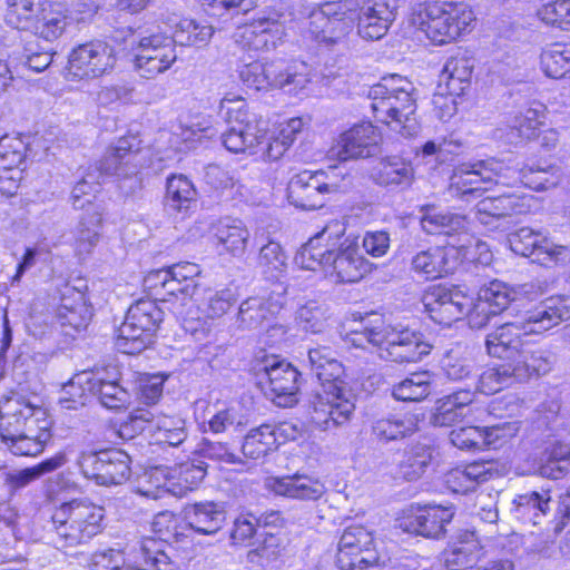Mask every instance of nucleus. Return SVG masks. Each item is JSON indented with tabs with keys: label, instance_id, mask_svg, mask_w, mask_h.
Returning a JSON list of instances; mask_svg holds the SVG:
<instances>
[{
	"label": "nucleus",
	"instance_id": "nucleus-1",
	"mask_svg": "<svg viewBox=\"0 0 570 570\" xmlns=\"http://www.w3.org/2000/svg\"><path fill=\"white\" fill-rule=\"evenodd\" d=\"M513 297L514 292L508 284L494 279L480 288L475 302L455 287L433 286L425 292L422 303L425 312L440 325L450 326L468 315L471 327L482 328L491 316L503 312Z\"/></svg>",
	"mask_w": 570,
	"mask_h": 570
},
{
	"label": "nucleus",
	"instance_id": "nucleus-2",
	"mask_svg": "<svg viewBox=\"0 0 570 570\" xmlns=\"http://www.w3.org/2000/svg\"><path fill=\"white\" fill-rule=\"evenodd\" d=\"M312 373L324 387L313 401L311 419L322 430L346 424L355 411V396L346 389L342 376L344 366L330 347L311 348L307 354Z\"/></svg>",
	"mask_w": 570,
	"mask_h": 570
},
{
	"label": "nucleus",
	"instance_id": "nucleus-3",
	"mask_svg": "<svg viewBox=\"0 0 570 570\" xmlns=\"http://www.w3.org/2000/svg\"><path fill=\"white\" fill-rule=\"evenodd\" d=\"M51 420L46 410L21 396L0 403V438L7 449L19 456H37L51 440Z\"/></svg>",
	"mask_w": 570,
	"mask_h": 570
},
{
	"label": "nucleus",
	"instance_id": "nucleus-4",
	"mask_svg": "<svg viewBox=\"0 0 570 570\" xmlns=\"http://www.w3.org/2000/svg\"><path fill=\"white\" fill-rule=\"evenodd\" d=\"M350 341L355 347L376 348L382 360L399 364L420 362L432 350L423 333L381 320L352 331Z\"/></svg>",
	"mask_w": 570,
	"mask_h": 570
},
{
	"label": "nucleus",
	"instance_id": "nucleus-5",
	"mask_svg": "<svg viewBox=\"0 0 570 570\" xmlns=\"http://www.w3.org/2000/svg\"><path fill=\"white\" fill-rule=\"evenodd\" d=\"M415 87L396 73L384 76L367 94L374 118L404 137L419 132Z\"/></svg>",
	"mask_w": 570,
	"mask_h": 570
},
{
	"label": "nucleus",
	"instance_id": "nucleus-6",
	"mask_svg": "<svg viewBox=\"0 0 570 570\" xmlns=\"http://www.w3.org/2000/svg\"><path fill=\"white\" fill-rule=\"evenodd\" d=\"M475 16L464 2L428 3L417 14L419 28L435 45H445L471 32Z\"/></svg>",
	"mask_w": 570,
	"mask_h": 570
},
{
	"label": "nucleus",
	"instance_id": "nucleus-7",
	"mask_svg": "<svg viewBox=\"0 0 570 570\" xmlns=\"http://www.w3.org/2000/svg\"><path fill=\"white\" fill-rule=\"evenodd\" d=\"M552 366L553 357L548 351L521 353L517 357H510V361L505 360L502 364L484 370L479 376L478 390L483 394H494L514 383L546 375Z\"/></svg>",
	"mask_w": 570,
	"mask_h": 570
},
{
	"label": "nucleus",
	"instance_id": "nucleus-8",
	"mask_svg": "<svg viewBox=\"0 0 570 570\" xmlns=\"http://www.w3.org/2000/svg\"><path fill=\"white\" fill-rule=\"evenodd\" d=\"M238 72L242 82L257 91L281 88L289 94H297L311 81L309 68L301 61H253L243 65Z\"/></svg>",
	"mask_w": 570,
	"mask_h": 570
},
{
	"label": "nucleus",
	"instance_id": "nucleus-9",
	"mask_svg": "<svg viewBox=\"0 0 570 570\" xmlns=\"http://www.w3.org/2000/svg\"><path fill=\"white\" fill-rule=\"evenodd\" d=\"M163 311L150 299H139L128 308L118 330L116 347L125 354H138L153 343L163 321Z\"/></svg>",
	"mask_w": 570,
	"mask_h": 570
},
{
	"label": "nucleus",
	"instance_id": "nucleus-10",
	"mask_svg": "<svg viewBox=\"0 0 570 570\" xmlns=\"http://www.w3.org/2000/svg\"><path fill=\"white\" fill-rule=\"evenodd\" d=\"M254 371L258 384L267 397L282 407L297 402L299 372L277 355H257Z\"/></svg>",
	"mask_w": 570,
	"mask_h": 570
},
{
	"label": "nucleus",
	"instance_id": "nucleus-11",
	"mask_svg": "<svg viewBox=\"0 0 570 570\" xmlns=\"http://www.w3.org/2000/svg\"><path fill=\"white\" fill-rule=\"evenodd\" d=\"M139 150L140 140L137 137H121L107 149L97 167L100 176L117 177L119 188L126 196L141 188Z\"/></svg>",
	"mask_w": 570,
	"mask_h": 570
},
{
	"label": "nucleus",
	"instance_id": "nucleus-12",
	"mask_svg": "<svg viewBox=\"0 0 570 570\" xmlns=\"http://www.w3.org/2000/svg\"><path fill=\"white\" fill-rule=\"evenodd\" d=\"M356 0L325 2L308 17L311 37L326 47L341 43L354 28Z\"/></svg>",
	"mask_w": 570,
	"mask_h": 570
},
{
	"label": "nucleus",
	"instance_id": "nucleus-13",
	"mask_svg": "<svg viewBox=\"0 0 570 570\" xmlns=\"http://www.w3.org/2000/svg\"><path fill=\"white\" fill-rule=\"evenodd\" d=\"M237 102V107L227 108L228 128L220 134L222 144L230 153L255 154V148L267 140V124L249 112L242 99Z\"/></svg>",
	"mask_w": 570,
	"mask_h": 570
},
{
	"label": "nucleus",
	"instance_id": "nucleus-14",
	"mask_svg": "<svg viewBox=\"0 0 570 570\" xmlns=\"http://www.w3.org/2000/svg\"><path fill=\"white\" fill-rule=\"evenodd\" d=\"M169 543L161 537H141L138 548L128 553L109 549L94 553L90 570H150V560L164 562Z\"/></svg>",
	"mask_w": 570,
	"mask_h": 570
},
{
	"label": "nucleus",
	"instance_id": "nucleus-15",
	"mask_svg": "<svg viewBox=\"0 0 570 570\" xmlns=\"http://www.w3.org/2000/svg\"><path fill=\"white\" fill-rule=\"evenodd\" d=\"M77 464L81 474L98 485H119L131 475L130 456L117 448L82 452Z\"/></svg>",
	"mask_w": 570,
	"mask_h": 570
},
{
	"label": "nucleus",
	"instance_id": "nucleus-16",
	"mask_svg": "<svg viewBox=\"0 0 570 570\" xmlns=\"http://www.w3.org/2000/svg\"><path fill=\"white\" fill-rule=\"evenodd\" d=\"M504 169L495 158L463 163L453 168L449 179L448 194L452 198L470 202L487 190V185L495 181Z\"/></svg>",
	"mask_w": 570,
	"mask_h": 570
},
{
	"label": "nucleus",
	"instance_id": "nucleus-17",
	"mask_svg": "<svg viewBox=\"0 0 570 570\" xmlns=\"http://www.w3.org/2000/svg\"><path fill=\"white\" fill-rule=\"evenodd\" d=\"M335 168L330 171H308L304 170L294 175L287 184V199L297 208L314 210L321 208L325 204V195L336 193L346 187L334 181ZM345 181V178H343Z\"/></svg>",
	"mask_w": 570,
	"mask_h": 570
},
{
	"label": "nucleus",
	"instance_id": "nucleus-18",
	"mask_svg": "<svg viewBox=\"0 0 570 570\" xmlns=\"http://www.w3.org/2000/svg\"><path fill=\"white\" fill-rule=\"evenodd\" d=\"M154 431L159 443L178 446L187 439L186 421L180 416L155 415L148 410H136L129 420L120 426L122 436L132 438V433Z\"/></svg>",
	"mask_w": 570,
	"mask_h": 570
},
{
	"label": "nucleus",
	"instance_id": "nucleus-19",
	"mask_svg": "<svg viewBox=\"0 0 570 570\" xmlns=\"http://www.w3.org/2000/svg\"><path fill=\"white\" fill-rule=\"evenodd\" d=\"M116 51L101 40L79 45L68 58V75L75 79H94L110 72L116 65Z\"/></svg>",
	"mask_w": 570,
	"mask_h": 570
},
{
	"label": "nucleus",
	"instance_id": "nucleus-20",
	"mask_svg": "<svg viewBox=\"0 0 570 570\" xmlns=\"http://www.w3.org/2000/svg\"><path fill=\"white\" fill-rule=\"evenodd\" d=\"M344 232L345 228L340 222L330 223L301 247L295 256V263L303 269L316 271L322 268L327 274L335 252L334 246Z\"/></svg>",
	"mask_w": 570,
	"mask_h": 570
},
{
	"label": "nucleus",
	"instance_id": "nucleus-21",
	"mask_svg": "<svg viewBox=\"0 0 570 570\" xmlns=\"http://www.w3.org/2000/svg\"><path fill=\"white\" fill-rule=\"evenodd\" d=\"M454 517L452 507H409L395 520V528L406 534H444Z\"/></svg>",
	"mask_w": 570,
	"mask_h": 570
},
{
	"label": "nucleus",
	"instance_id": "nucleus-22",
	"mask_svg": "<svg viewBox=\"0 0 570 570\" xmlns=\"http://www.w3.org/2000/svg\"><path fill=\"white\" fill-rule=\"evenodd\" d=\"M379 140L375 127L364 121L344 131L330 153L341 161L368 158L379 153Z\"/></svg>",
	"mask_w": 570,
	"mask_h": 570
},
{
	"label": "nucleus",
	"instance_id": "nucleus-23",
	"mask_svg": "<svg viewBox=\"0 0 570 570\" xmlns=\"http://www.w3.org/2000/svg\"><path fill=\"white\" fill-rule=\"evenodd\" d=\"M395 20L394 8L383 0H356L354 26L357 33L367 40L384 37Z\"/></svg>",
	"mask_w": 570,
	"mask_h": 570
},
{
	"label": "nucleus",
	"instance_id": "nucleus-24",
	"mask_svg": "<svg viewBox=\"0 0 570 570\" xmlns=\"http://www.w3.org/2000/svg\"><path fill=\"white\" fill-rule=\"evenodd\" d=\"M525 331L541 334L570 320V297L554 295L547 297L525 312L522 316Z\"/></svg>",
	"mask_w": 570,
	"mask_h": 570
},
{
	"label": "nucleus",
	"instance_id": "nucleus-25",
	"mask_svg": "<svg viewBox=\"0 0 570 570\" xmlns=\"http://www.w3.org/2000/svg\"><path fill=\"white\" fill-rule=\"evenodd\" d=\"M525 328L522 317L498 326L487 336L485 346L488 353L493 357L508 361H510V357H517L521 353H535L538 350L523 348L522 336L531 334Z\"/></svg>",
	"mask_w": 570,
	"mask_h": 570
},
{
	"label": "nucleus",
	"instance_id": "nucleus-26",
	"mask_svg": "<svg viewBox=\"0 0 570 570\" xmlns=\"http://www.w3.org/2000/svg\"><path fill=\"white\" fill-rule=\"evenodd\" d=\"M523 212L524 205L514 195L485 197L475 206V218L490 228L507 230L510 228V219Z\"/></svg>",
	"mask_w": 570,
	"mask_h": 570
},
{
	"label": "nucleus",
	"instance_id": "nucleus-27",
	"mask_svg": "<svg viewBox=\"0 0 570 570\" xmlns=\"http://www.w3.org/2000/svg\"><path fill=\"white\" fill-rule=\"evenodd\" d=\"M284 27L276 20L259 19L238 28L235 42L248 51H269L283 40Z\"/></svg>",
	"mask_w": 570,
	"mask_h": 570
},
{
	"label": "nucleus",
	"instance_id": "nucleus-28",
	"mask_svg": "<svg viewBox=\"0 0 570 570\" xmlns=\"http://www.w3.org/2000/svg\"><path fill=\"white\" fill-rule=\"evenodd\" d=\"M281 292L268 297H248L238 309V326L245 330H256L269 324L272 318L281 312L285 303V287L281 286Z\"/></svg>",
	"mask_w": 570,
	"mask_h": 570
},
{
	"label": "nucleus",
	"instance_id": "nucleus-29",
	"mask_svg": "<svg viewBox=\"0 0 570 570\" xmlns=\"http://www.w3.org/2000/svg\"><path fill=\"white\" fill-rule=\"evenodd\" d=\"M458 266L454 246H434L417 252L411 259V268L426 279H435L452 273Z\"/></svg>",
	"mask_w": 570,
	"mask_h": 570
},
{
	"label": "nucleus",
	"instance_id": "nucleus-30",
	"mask_svg": "<svg viewBox=\"0 0 570 570\" xmlns=\"http://www.w3.org/2000/svg\"><path fill=\"white\" fill-rule=\"evenodd\" d=\"M368 272L367 261L354 244L341 243L335 249L327 274L337 283H356Z\"/></svg>",
	"mask_w": 570,
	"mask_h": 570
},
{
	"label": "nucleus",
	"instance_id": "nucleus-31",
	"mask_svg": "<svg viewBox=\"0 0 570 570\" xmlns=\"http://www.w3.org/2000/svg\"><path fill=\"white\" fill-rule=\"evenodd\" d=\"M546 107L533 102L530 107L517 114L500 136L510 145H521L537 138L540 127L544 124Z\"/></svg>",
	"mask_w": 570,
	"mask_h": 570
},
{
	"label": "nucleus",
	"instance_id": "nucleus-32",
	"mask_svg": "<svg viewBox=\"0 0 570 570\" xmlns=\"http://www.w3.org/2000/svg\"><path fill=\"white\" fill-rule=\"evenodd\" d=\"M346 537H342L345 539ZM375 538L371 537L366 542L353 537V540H342L336 553V566L340 570H364L371 566L381 563L380 553L375 548Z\"/></svg>",
	"mask_w": 570,
	"mask_h": 570
},
{
	"label": "nucleus",
	"instance_id": "nucleus-33",
	"mask_svg": "<svg viewBox=\"0 0 570 570\" xmlns=\"http://www.w3.org/2000/svg\"><path fill=\"white\" fill-rule=\"evenodd\" d=\"M213 235L218 253L240 257L249 239V230L245 224L233 217L220 218L213 225Z\"/></svg>",
	"mask_w": 570,
	"mask_h": 570
},
{
	"label": "nucleus",
	"instance_id": "nucleus-34",
	"mask_svg": "<svg viewBox=\"0 0 570 570\" xmlns=\"http://www.w3.org/2000/svg\"><path fill=\"white\" fill-rule=\"evenodd\" d=\"M91 317L92 308L87 303L85 294L73 288H67L57 309V321L61 327H70L79 332L88 326Z\"/></svg>",
	"mask_w": 570,
	"mask_h": 570
},
{
	"label": "nucleus",
	"instance_id": "nucleus-35",
	"mask_svg": "<svg viewBox=\"0 0 570 570\" xmlns=\"http://www.w3.org/2000/svg\"><path fill=\"white\" fill-rule=\"evenodd\" d=\"M474 394L470 390H461L438 400L432 423L435 426H451L461 422L471 413Z\"/></svg>",
	"mask_w": 570,
	"mask_h": 570
},
{
	"label": "nucleus",
	"instance_id": "nucleus-36",
	"mask_svg": "<svg viewBox=\"0 0 570 570\" xmlns=\"http://www.w3.org/2000/svg\"><path fill=\"white\" fill-rule=\"evenodd\" d=\"M417 431V420L411 414L389 413L372 422V435L381 443L405 439Z\"/></svg>",
	"mask_w": 570,
	"mask_h": 570
},
{
	"label": "nucleus",
	"instance_id": "nucleus-37",
	"mask_svg": "<svg viewBox=\"0 0 570 570\" xmlns=\"http://www.w3.org/2000/svg\"><path fill=\"white\" fill-rule=\"evenodd\" d=\"M289 426L282 424L274 426L262 424L252 429L245 436L242 450L245 456L257 460L274 451L281 443L282 438Z\"/></svg>",
	"mask_w": 570,
	"mask_h": 570
},
{
	"label": "nucleus",
	"instance_id": "nucleus-38",
	"mask_svg": "<svg viewBox=\"0 0 570 570\" xmlns=\"http://www.w3.org/2000/svg\"><path fill=\"white\" fill-rule=\"evenodd\" d=\"M421 212L420 224L426 234L453 236L466 232L468 222L462 215L439 210L434 206L422 207Z\"/></svg>",
	"mask_w": 570,
	"mask_h": 570
},
{
	"label": "nucleus",
	"instance_id": "nucleus-39",
	"mask_svg": "<svg viewBox=\"0 0 570 570\" xmlns=\"http://www.w3.org/2000/svg\"><path fill=\"white\" fill-rule=\"evenodd\" d=\"M266 487L275 494L301 500H317L324 492L320 482L301 475L269 478Z\"/></svg>",
	"mask_w": 570,
	"mask_h": 570
},
{
	"label": "nucleus",
	"instance_id": "nucleus-40",
	"mask_svg": "<svg viewBox=\"0 0 570 570\" xmlns=\"http://www.w3.org/2000/svg\"><path fill=\"white\" fill-rule=\"evenodd\" d=\"M473 62L465 55L450 57L443 66L440 79L449 95L461 96L471 83Z\"/></svg>",
	"mask_w": 570,
	"mask_h": 570
},
{
	"label": "nucleus",
	"instance_id": "nucleus-41",
	"mask_svg": "<svg viewBox=\"0 0 570 570\" xmlns=\"http://www.w3.org/2000/svg\"><path fill=\"white\" fill-rule=\"evenodd\" d=\"M176 60L175 47L165 46L157 50L149 47L144 51H138L135 65L141 77L151 79L168 70Z\"/></svg>",
	"mask_w": 570,
	"mask_h": 570
},
{
	"label": "nucleus",
	"instance_id": "nucleus-42",
	"mask_svg": "<svg viewBox=\"0 0 570 570\" xmlns=\"http://www.w3.org/2000/svg\"><path fill=\"white\" fill-rule=\"evenodd\" d=\"M188 524L199 534H215L225 522V512L214 502L196 503L187 512Z\"/></svg>",
	"mask_w": 570,
	"mask_h": 570
},
{
	"label": "nucleus",
	"instance_id": "nucleus-43",
	"mask_svg": "<svg viewBox=\"0 0 570 570\" xmlns=\"http://www.w3.org/2000/svg\"><path fill=\"white\" fill-rule=\"evenodd\" d=\"M94 395L109 410H122L131 403V393L117 379L95 374Z\"/></svg>",
	"mask_w": 570,
	"mask_h": 570
},
{
	"label": "nucleus",
	"instance_id": "nucleus-44",
	"mask_svg": "<svg viewBox=\"0 0 570 570\" xmlns=\"http://www.w3.org/2000/svg\"><path fill=\"white\" fill-rule=\"evenodd\" d=\"M550 495L539 492H528L514 500V517L524 524L539 525L549 510Z\"/></svg>",
	"mask_w": 570,
	"mask_h": 570
},
{
	"label": "nucleus",
	"instance_id": "nucleus-45",
	"mask_svg": "<svg viewBox=\"0 0 570 570\" xmlns=\"http://www.w3.org/2000/svg\"><path fill=\"white\" fill-rule=\"evenodd\" d=\"M481 556L483 551L478 540L469 538L460 540L458 544L442 552L444 567L448 570H470Z\"/></svg>",
	"mask_w": 570,
	"mask_h": 570
},
{
	"label": "nucleus",
	"instance_id": "nucleus-46",
	"mask_svg": "<svg viewBox=\"0 0 570 570\" xmlns=\"http://www.w3.org/2000/svg\"><path fill=\"white\" fill-rule=\"evenodd\" d=\"M104 519V509L92 504L88 499L72 500V517L70 531L82 534H98L100 522Z\"/></svg>",
	"mask_w": 570,
	"mask_h": 570
},
{
	"label": "nucleus",
	"instance_id": "nucleus-47",
	"mask_svg": "<svg viewBox=\"0 0 570 570\" xmlns=\"http://www.w3.org/2000/svg\"><path fill=\"white\" fill-rule=\"evenodd\" d=\"M257 264L266 279L279 282L287 269V256L279 243L268 239L259 248Z\"/></svg>",
	"mask_w": 570,
	"mask_h": 570
},
{
	"label": "nucleus",
	"instance_id": "nucleus-48",
	"mask_svg": "<svg viewBox=\"0 0 570 570\" xmlns=\"http://www.w3.org/2000/svg\"><path fill=\"white\" fill-rule=\"evenodd\" d=\"M174 39L179 46H207L214 35V28L194 19H179L174 23Z\"/></svg>",
	"mask_w": 570,
	"mask_h": 570
},
{
	"label": "nucleus",
	"instance_id": "nucleus-49",
	"mask_svg": "<svg viewBox=\"0 0 570 570\" xmlns=\"http://www.w3.org/2000/svg\"><path fill=\"white\" fill-rule=\"evenodd\" d=\"M92 382H95V374L90 372H82L76 374L62 387V395L60 404L68 410H76L83 406L89 397L94 395Z\"/></svg>",
	"mask_w": 570,
	"mask_h": 570
},
{
	"label": "nucleus",
	"instance_id": "nucleus-50",
	"mask_svg": "<svg viewBox=\"0 0 570 570\" xmlns=\"http://www.w3.org/2000/svg\"><path fill=\"white\" fill-rule=\"evenodd\" d=\"M432 460V449L426 444H414L404 453L403 460L399 463V475L406 481L420 479Z\"/></svg>",
	"mask_w": 570,
	"mask_h": 570
},
{
	"label": "nucleus",
	"instance_id": "nucleus-51",
	"mask_svg": "<svg viewBox=\"0 0 570 570\" xmlns=\"http://www.w3.org/2000/svg\"><path fill=\"white\" fill-rule=\"evenodd\" d=\"M431 393V375L429 372L412 373L409 377L395 384L392 395L397 401L420 402Z\"/></svg>",
	"mask_w": 570,
	"mask_h": 570
},
{
	"label": "nucleus",
	"instance_id": "nucleus-52",
	"mask_svg": "<svg viewBox=\"0 0 570 570\" xmlns=\"http://www.w3.org/2000/svg\"><path fill=\"white\" fill-rule=\"evenodd\" d=\"M102 224V214L99 208H94L91 212H87L81 217L77 234H76V246L77 250L82 253H90L92 248L99 242V229Z\"/></svg>",
	"mask_w": 570,
	"mask_h": 570
},
{
	"label": "nucleus",
	"instance_id": "nucleus-53",
	"mask_svg": "<svg viewBox=\"0 0 570 570\" xmlns=\"http://www.w3.org/2000/svg\"><path fill=\"white\" fill-rule=\"evenodd\" d=\"M196 200V189L191 181L183 175H174L167 180L166 206L181 212L188 209Z\"/></svg>",
	"mask_w": 570,
	"mask_h": 570
},
{
	"label": "nucleus",
	"instance_id": "nucleus-54",
	"mask_svg": "<svg viewBox=\"0 0 570 570\" xmlns=\"http://www.w3.org/2000/svg\"><path fill=\"white\" fill-rule=\"evenodd\" d=\"M443 374L452 381H462L473 375L475 364L465 350L458 346L448 351L441 360Z\"/></svg>",
	"mask_w": 570,
	"mask_h": 570
},
{
	"label": "nucleus",
	"instance_id": "nucleus-55",
	"mask_svg": "<svg viewBox=\"0 0 570 570\" xmlns=\"http://www.w3.org/2000/svg\"><path fill=\"white\" fill-rule=\"evenodd\" d=\"M328 318V308L318 301H308L296 311V322L298 326L308 333H322L326 327Z\"/></svg>",
	"mask_w": 570,
	"mask_h": 570
},
{
	"label": "nucleus",
	"instance_id": "nucleus-56",
	"mask_svg": "<svg viewBox=\"0 0 570 570\" xmlns=\"http://www.w3.org/2000/svg\"><path fill=\"white\" fill-rule=\"evenodd\" d=\"M491 465L489 462H473L463 469L458 468L450 473L449 482H456L463 492L473 490L492 476Z\"/></svg>",
	"mask_w": 570,
	"mask_h": 570
},
{
	"label": "nucleus",
	"instance_id": "nucleus-57",
	"mask_svg": "<svg viewBox=\"0 0 570 570\" xmlns=\"http://www.w3.org/2000/svg\"><path fill=\"white\" fill-rule=\"evenodd\" d=\"M29 142L21 136L4 135L0 138V168H21L27 160Z\"/></svg>",
	"mask_w": 570,
	"mask_h": 570
},
{
	"label": "nucleus",
	"instance_id": "nucleus-58",
	"mask_svg": "<svg viewBox=\"0 0 570 570\" xmlns=\"http://www.w3.org/2000/svg\"><path fill=\"white\" fill-rule=\"evenodd\" d=\"M6 21L16 29L31 31L36 28L38 10L33 0H7Z\"/></svg>",
	"mask_w": 570,
	"mask_h": 570
},
{
	"label": "nucleus",
	"instance_id": "nucleus-59",
	"mask_svg": "<svg viewBox=\"0 0 570 570\" xmlns=\"http://www.w3.org/2000/svg\"><path fill=\"white\" fill-rule=\"evenodd\" d=\"M543 72L553 79H560L570 73V48L554 45L541 55Z\"/></svg>",
	"mask_w": 570,
	"mask_h": 570
},
{
	"label": "nucleus",
	"instance_id": "nucleus-60",
	"mask_svg": "<svg viewBox=\"0 0 570 570\" xmlns=\"http://www.w3.org/2000/svg\"><path fill=\"white\" fill-rule=\"evenodd\" d=\"M36 28L31 29V33L46 41L57 40L66 30L68 24L67 16L61 11L42 10L37 22Z\"/></svg>",
	"mask_w": 570,
	"mask_h": 570
},
{
	"label": "nucleus",
	"instance_id": "nucleus-61",
	"mask_svg": "<svg viewBox=\"0 0 570 570\" xmlns=\"http://www.w3.org/2000/svg\"><path fill=\"white\" fill-rule=\"evenodd\" d=\"M532 262L546 268L564 266L570 262V247L556 244L544 236L532 258Z\"/></svg>",
	"mask_w": 570,
	"mask_h": 570
},
{
	"label": "nucleus",
	"instance_id": "nucleus-62",
	"mask_svg": "<svg viewBox=\"0 0 570 570\" xmlns=\"http://www.w3.org/2000/svg\"><path fill=\"white\" fill-rule=\"evenodd\" d=\"M413 177L412 167L394 158L381 163L376 180L384 186L409 185Z\"/></svg>",
	"mask_w": 570,
	"mask_h": 570
},
{
	"label": "nucleus",
	"instance_id": "nucleus-63",
	"mask_svg": "<svg viewBox=\"0 0 570 570\" xmlns=\"http://www.w3.org/2000/svg\"><path fill=\"white\" fill-rule=\"evenodd\" d=\"M275 539L276 537H264L262 541L248 550L247 561L263 569L281 561L284 548Z\"/></svg>",
	"mask_w": 570,
	"mask_h": 570
},
{
	"label": "nucleus",
	"instance_id": "nucleus-64",
	"mask_svg": "<svg viewBox=\"0 0 570 570\" xmlns=\"http://www.w3.org/2000/svg\"><path fill=\"white\" fill-rule=\"evenodd\" d=\"M539 18L547 24L570 30V0H556L538 10Z\"/></svg>",
	"mask_w": 570,
	"mask_h": 570
}]
</instances>
